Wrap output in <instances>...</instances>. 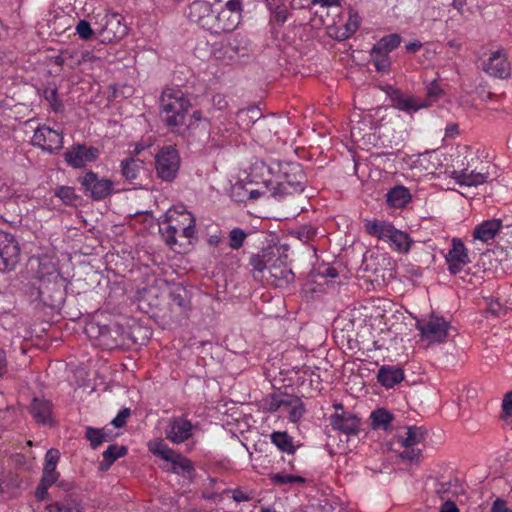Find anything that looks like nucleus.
Instances as JSON below:
<instances>
[{"label": "nucleus", "instance_id": "nucleus-1", "mask_svg": "<svg viewBox=\"0 0 512 512\" xmlns=\"http://www.w3.org/2000/svg\"><path fill=\"white\" fill-rule=\"evenodd\" d=\"M191 104L180 89L167 88L161 95V117L167 126L183 133L191 124H187V112Z\"/></svg>", "mask_w": 512, "mask_h": 512}, {"label": "nucleus", "instance_id": "nucleus-2", "mask_svg": "<svg viewBox=\"0 0 512 512\" xmlns=\"http://www.w3.org/2000/svg\"><path fill=\"white\" fill-rule=\"evenodd\" d=\"M269 171L273 174V179L268 182L273 186L272 195L282 196L302 192L304 189L305 175L302 168L297 163L273 164Z\"/></svg>", "mask_w": 512, "mask_h": 512}, {"label": "nucleus", "instance_id": "nucleus-3", "mask_svg": "<svg viewBox=\"0 0 512 512\" xmlns=\"http://www.w3.org/2000/svg\"><path fill=\"white\" fill-rule=\"evenodd\" d=\"M364 228L370 236L387 242L389 247L398 253H408L414 242L408 233L397 229L392 223L385 220H365Z\"/></svg>", "mask_w": 512, "mask_h": 512}, {"label": "nucleus", "instance_id": "nucleus-4", "mask_svg": "<svg viewBox=\"0 0 512 512\" xmlns=\"http://www.w3.org/2000/svg\"><path fill=\"white\" fill-rule=\"evenodd\" d=\"M419 331V341L424 346L444 343L454 332L453 326L444 317L430 314L418 319L415 324Z\"/></svg>", "mask_w": 512, "mask_h": 512}, {"label": "nucleus", "instance_id": "nucleus-5", "mask_svg": "<svg viewBox=\"0 0 512 512\" xmlns=\"http://www.w3.org/2000/svg\"><path fill=\"white\" fill-rule=\"evenodd\" d=\"M219 6H223V0H193L187 6L186 16L192 23L212 33Z\"/></svg>", "mask_w": 512, "mask_h": 512}, {"label": "nucleus", "instance_id": "nucleus-6", "mask_svg": "<svg viewBox=\"0 0 512 512\" xmlns=\"http://www.w3.org/2000/svg\"><path fill=\"white\" fill-rule=\"evenodd\" d=\"M241 0H223V6L215 13V21L212 33L219 34L235 30L242 18Z\"/></svg>", "mask_w": 512, "mask_h": 512}, {"label": "nucleus", "instance_id": "nucleus-7", "mask_svg": "<svg viewBox=\"0 0 512 512\" xmlns=\"http://www.w3.org/2000/svg\"><path fill=\"white\" fill-rule=\"evenodd\" d=\"M148 449L154 455L170 463L168 470L182 476L189 475L193 471L192 462L186 457L176 453L163 440L155 439L148 443Z\"/></svg>", "mask_w": 512, "mask_h": 512}, {"label": "nucleus", "instance_id": "nucleus-8", "mask_svg": "<svg viewBox=\"0 0 512 512\" xmlns=\"http://www.w3.org/2000/svg\"><path fill=\"white\" fill-rule=\"evenodd\" d=\"M157 175L164 181H172L180 168V156L174 146L162 147L155 155Z\"/></svg>", "mask_w": 512, "mask_h": 512}, {"label": "nucleus", "instance_id": "nucleus-9", "mask_svg": "<svg viewBox=\"0 0 512 512\" xmlns=\"http://www.w3.org/2000/svg\"><path fill=\"white\" fill-rule=\"evenodd\" d=\"M95 29L103 42H113L121 39L127 33V27L122 23V16L116 13L104 14Z\"/></svg>", "mask_w": 512, "mask_h": 512}, {"label": "nucleus", "instance_id": "nucleus-10", "mask_svg": "<svg viewBox=\"0 0 512 512\" xmlns=\"http://www.w3.org/2000/svg\"><path fill=\"white\" fill-rule=\"evenodd\" d=\"M20 247L13 235L0 231V271H10L19 262Z\"/></svg>", "mask_w": 512, "mask_h": 512}, {"label": "nucleus", "instance_id": "nucleus-11", "mask_svg": "<svg viewBox=\"0 0 512 512\" xmlns=\"http://www.w3.org/2000/svg\"><path fill=\"white\" fill-rule=\"evenodd\" d=\"M483 70L495 78H508L511 73V65L505 49L500 47L495 51H491L483 61Z\"/></svg>", "mask_w": 512, "mask_h": 512}, {"label": "nucleus", "instance_id": "nucleus-12", "mask_svg": "<svg viewBox=\"0 0 512 512\" xmlns=\"http://www.w3.org/2000/svg\"><path fill=\"white\" fill-rule=\"evenodd\" d=\"M31 142L34 146L53 153L62 148L63 136L60 132L43 125L35 130Z\"/></svg>", "mask_w": 512, "mask_h": 512}, {"label": "nucleus", "instance_id": "nucleus-13", "mask_svg": "<svg viewBox=\"0 0 512 512\" xmlns=\"http://www.w3.org/2000/svg\"><path fill=\"white\" fill-rule=\"evenodd\" d=\"M164 222L180 225L181 234L185 238L195 235V218L184 206L168 209L164 214Z\"/></svg>", "mask_w": 512, "mask_h": 512}, {"label": "nucleus", "instance_id": "nucleus-14", "mask_svg": "<svg viewBox=\"0 0 512 512\" xmlns=\"http://www.w3.org/2000/svg\"><path fill=\"white\" fill-rule=\"evenodd\" d=\"M80 182L85 191L90 194L94 200H102L109 196L113 191V182L109 179L99 178L93 172H87L81 177Z\"/></svg>", "mask_w": 512, "mask_h": 512}, {"label": "nucleus", "instance_id": "nucleus-15", "mask_svg": "<svg viewBox=\"0 0 512 512\" xmlns=\"http://www.w3.org/2000/svg\"><path fill=\"white\" fill-rule=\"evenodd\" d=\"M448 270L453 273H459L463 268L471 262L468 250L463 241L459 238L451 240V249L445 256Z\"/></svg>", "mask_w": 512, "mask_h": 512}, {"label": "nucleus", "instance_id": "nucleus-16", "mask_svg": "<svg viewBox=\"0 0 512 512\" xmlns=\"http://www.w3.org/2000/svg\"><path fill=\"white\" fill-rule=\"evenodd\" d=\"M99 151L95 147L84 145L73 146L64 153L65 161L73 168H81L98 158Z\"/></svg>", "mask_w": 512, "mask_h": 512}, {"label": "nucleus", "instance_id": "nucleus-17", "mask_svg": "<svg viewBox=\"0 0 512 512\" xmlns=\"http://www.w3.org/2000/svg\"><path fill=\"white\" fill-rule=\"evenodd\" d=\"M193 426L184 418H172L165 428L166 438L174 444H180L192 436Z\"/></svg>", "mask_w": 512, "mask_h": 512}, {"label": "nucleus", "instance_id": "nucleus-18", "mask_svg": "<svg viewBox=\"0 0 512 512\" xmlns=\"http://www.w3.org/2000/svg\"><path fill=\"white\" fill-rule=\"evenodd\" d=\"M390 99L392 105L396 109L406 113H413L422 108L430 107L429 102H422V99L415 96L405 95L396 89H392L390 93Z\"/></svg>", "mask_w": 512, "mask_h": 512}, {"label": "nucleus", "instance_id": "nucleus-19", "mask_svg": "<svg viewBox=\"0 0 512 512\" xmlns=\"http://www.w3.org/2000/svg\"><path fill=\"white\" fill-rule=\"evenodd\" d=\"M330 424L335 430L354 434L358 431L359 419L349 412H336L330 416Z\"/></svg>", "mask_w": 512, "mask_h": 512}, {"label": "nucleus", "instance_id": "nucleus-20", "mask_svg": "<svg viewBox=\"0 0 512 512\" xmlns=\"http://www.w3.org/2000/svg\"><path fill=\"white\" fill-rule=\"evenodd\" d=\"M275 261L269 265V277L276 286H282L294 279L293 272L280 257H275Z\"/></svg>", "mask_w": 512, "mask_h": 512}, {"label": "nucleus", "instance_id": "nucleus-21", "mask_svg": "<svg viewBox=\"0 0 512 512\" xmlns=\"http://www.w3.org/2000/svg\"><path fill=\"white\" fill-rule=\"evenodd\" d=\"M450 177L460 186L473 187L484 184L488 179V174L484 172L468 171L463 169L460 171L453 170Z\"/></svg>", "mask_w": 512, "mask_h": 512}, {"label": "nucleus", "instance_id": "nucleus-22", "mask_svg": "<svg viewBox=\"0 0 512 512\" xmlns=\"http://www.w3.org/2000/svg\"><path fill=\"white\" fill-rule=\"evenodd\" d=\"M59 458L60 453L57 449L47 451L42 476V479L46 483H55L57 481L59 473L56 471V466Z\"/></svg>", "mask_w": 512, "mask_h": 512}, {"label": "nucleus", "instance_id": "nucleus-23", "mask_svg": "<svg viewBox=\"0 0 512 512\" xmlns=\"http://www.w3.org/2000/svg\"><path fill=\"white\" fill-rule=\"evenodd\" d=\"M500 228V220H487L481 223L480 225L476 226V228L474 229L473 237L475 240L487 242L495 237Z\"/></svg>", "mask_w": 512, "mask_h": 512}, {"label": "nucleus", "instance_id": "nucleus-24", "mask_svg": "<svg viewBox=\"0 0 512 512\" xmlns=\"http://www.w3.org/2000/svg\"><path fill=\"white\" fill-rule=\"evenodd\" d=\"M377 378L382 386L392 388L403 380L404 375L400 368L383 366L379 369Z\"/></svg>", "mask_w": 512, "mask_h": 512}, {"label": "nucleus", "instance_id": "nucleus-25", "mask_svg": "<svg viewBox=\"0 0 512 512\" xmlns=\"http://www.w3.org/2000/svg\"><path fill=\"white\" fill-rule=\"evenodd\" d=\"M410 200L411 194L404 186H396L386 194V201L393 208H403Z\"/></svg>", "mask_w": 512, "mask_h": 512}, {"label": "nucleus", "instance_id": "nucleus-26", "mask_svg": "<svg viewBox=\"0 0 512 512\" xmlns=\"http://www.w3.org/2000/svg\"><path fill=\"white\" fill-rule=\"evenodd\" d=\"M425 439V431L421 427H408L399 436V441L404 448H411L420 444Z\"/></svg>", "mask_w": 512, "mask_h": 512}, {"label": "nucleus", "instance_id": "nucleus-27", "mask_svg": "<svg viewBox=\"0 0 512 512\" xmlns=\"http://www.w3.org/2000/svg\"><path fill=\"white\" fill-rule=\"evenodd\" d=\"M47 512H83L82 501L76 497H68L62 501L50 504Z\"/></svg>", "mask_w": 512, "mask_h": 512}, {"label": "nucleus", "instance_id": "nucleus-28", "mask_svg": "<svg viewBox=\"0 0 512 512\" xmlns=\"http://www.w3.org/2000/svg\"><path fill=\"white\" fill-rule=\"evenodd\" d=\"M31 413L37 422L45 424L50 419L51 404L46 400L34 399L31 404Z\"/></svg>", "mask_w": 512, "mask_h": 512}, {"label": "nucleus", "instance_id": "nucleus-29", "mask_svg": "<svg viewBox=\"0 0 512 512\" xmlns=\"http://www.w3.org/2000/svg\"><path fill=\"white\" fill-rule=\"evenodd\" d=\"M127 449L124 446L110 445L103 453V460L100 463L101 470H108L118 458L124 456Z\"/></svg>", "mask_w": 512, "mask_h": 512}, {"label": "nucleus", "instance_id": "nucleus-30", "mask_svg": "<svg viewBox=\"0 0 512 512\" xmlns=\"http://www.w3.org/2000/svg\"><path fill=\"white\" fill-rule=\"evenodd\" d=\"M374 429L387 430L393 420V415L385 409H377L370 415Z\"/></svg>", "mask_w": 512, "mask_h": 512}, {"label": "nucleus", "instance_id": "nucleus-31", "mask_svg": "<svg viewBox=\"0 0 512 512\" xmlns=\"http://www.w3.org/2000/svg\"><path fill=\"white\" fill-rule=\"evenodd\" d=\"M401 43V37L398 34H390L381 38L373 47L374 53H389L397 48Z\"/></svg>", "mask_w": 512, "mask_h": 512}, {"label": "nucleus", "instance_id": "nucleus-32", "mask_svg": "<svg viewBox=\"0 0 512 512\" xmlns=\"http://www.w3.org/2000/svg\"><path fill=\"white\" fill-rule=\"evenodd\" d=\"M142 166H143V160L127 158V159L123 160L121 163L122 175L127 180H134L137 178Z\"/></svg>", "mask_w": 512, "mask_h": 512}, {"label": "nucleus", "instance_id": "nucleus-33", "mask_svg": "<svg viewBox=\"0 0 512 512\" xmlns=\"http://www.w3.org/2000/svg\"><path fill=\"white\" fill-rule=\"evenodd\" d=\"M271 441L283 452L291 454L295 451L292 439L286 432H273Z\"/></svg>", "mask_w": 512, "mask_h": 512}, {"label": "nucleus", "instance_id": "nucleus-34", "mask_svg": "<svg viewBox=\"0 0 512 512\" xmlns=\"http://www.w3.org/2000/svg\"><path fill=\"white\" fill-rule=\"evenodd\" d=\"M284 412L289 415L291 421L296 422L302 417L304 413L303 403L297 397L287 396V405Z\"/></svg>", "mask_w": 512, "mask_h": 512}, {"label": "nucleus", "instance_id": "nucleus-35", "mask_svg": "<svg viewBox=\"0 0 512 512\" xmlns=\"http://www.w3.org/2000/svg\"><path fill=\"white\" fill-rule=\"evenodd\" d=\"M275 255L272 252H263L261 255H254L250 259V264L254 270L263 272L267 270L269 272V265L273 263Z\"/></svg>", "mask_w": 512, "mask_h": 512}, {"label": "nucleus", "instance_id": "nucleus-36", "mask_svg": "<svg viewBox=\"0 0 512 512\" xmlns=\"http://www.w3.org/2000/svg\"><path fill=\"white\" fill-rule=\"evenodd\" d=\"M86 438L90 441L91 446L93 448H97L103 442L109 440V435L105 431V429H95L92 427H88L86 429Z\"/></svg>", "mask_w": 512, "mask_h": 512}, {"label": "nucleus", "instance_id": "nucleus-37", "mask_svg": "<svg viewBox=\"0 0 512 512\" xmlns=\"http://www.w3.org/2000/svg\"><path fill=\"white\" fill-rule=\"evenodd\" d=\"M160 231L165 238L166 243L173 247L176 244V235L181 232L180 225L167 223V226L161 227Z\"/></svg>", "mask_w": 512, "mask_h": 512}, {"label": "nucleus", "instance_id": "nucleus-38", "mask_svg": "<svg viewBox=\"0 0 512 512\" xmlns=\"http://www.w3.org/2000/svg\"><path fill=\"white\" fill-rule=\"evenodd\" d=\"M373 63L378 71H387L390 68V60L387 53H374L372 51Z\"/></svg>", "mask_w": 512, "mask_h": 512}, {"label": "nucleus", "instance_id": "nucleus-39", "mask_svg": "<svg viewBox=\"0 0 512 512\" xmlns=\"http://www.w3.org/2000/svg\"><path fill=\"white\" fill-rule=\"evenodd\" d=\"M442 89L436 81H433L427 87V97L422 102H429L430 106L436 102L442 95Z\"/></svg>", "mask_w": 512, "mask_h": 512}, {"label": "nucleus", "instance_id": "nucleus-40", "mask_svg": "<svg viewBox=\"0 0 512 512\" xmlns=\"http://www.w3.org/2000/svg\"><path fill=\"white\" fill-rule=\"evenodd\" d=\"M246 238V233L241 229H233L229 234V246L232 249H239Z\"/></svg>", "mask_w": 512, "mask_h": 512}, {"label": "nucleus", "instance_id": "nucleus-41", "mask_svg": "<svg viewBox=\"0 0 512 512\" xmlns=\"http://www.w3.org/2000/svg\"><path fill=\"white\" fill-rule=\"evenodd\" d=\"M55 196L60 198L65 204H72L76 199L74 189L66 186L59 187L55 191Z\"/></svg>", "mask_w": 512, "mask_h": 512}, {"label": "nucleus", "instance_id": "nucleus-42", "mask_svg": "<svg viewBox=\"0 0 512 512\" xmlns=\"http://www.w3.org/2000/svg\"><path fill=\"white\" fill-rule=\"evenodd\" d=\"M45 99L49 102L51 108L58 112L62 109V103L58 100L57 90L54 88H48L44 91Z\"/></svg>", "mask_w": 512, "mask_h": 512}, {"label": "nucleus", "instance_id": "nucleus-43", "mask_svg": "<svg viewBox=\"0 0 512 512\" xmlns=\"http://www.w3.org/2000/svg\"><path fill=\"white\" fill-rule=\"evenodd\" d=\"M289 12L285 6H277L272 12L271 21L277 24H283L288 20Z\"/></svg>", "mask_w": 512, "mask_h": 512}, {"label": "nucleus", "instance_id": "nucleus-44", "mask_svg": "<svg viewBox=\"0 0 512 512\" xmlns=\"http://www.w3.org/2000/svg\"><path fill=\"white\" fill-rule=\"evenodd\" d=\"M273 481L279 484H289V483H304V478L301 476H293L289 474H276L273 476Z\"/></svg>", "mask_w": 512, "mask_h": 512}, {"label": "nucleus", "instance_id": "nucleus-45", "mask_svg": "<svg viewBox=\"0 0 512 512\" xmlns=\"http://www.w3.org/2000/svg\"><path fill=\"white\" fill-rule=\"evenodd\" d=\"M76 32L80 38L87 40L93 35L94 30L87 21L81 20L76 26Z\"/></svg>", "mask_w": 512, "mask_h": 512}, {"label": "nucleus", "instance_id": "nucleus-46", "mask_svg": "<svg viewBox=\"0 0 512 512\" xmlns=\"http://www.w3.org/2000/svg\"><path fill=\"white\" fill-rule=\"evenodd\" d=\"M377 261H378L379 265H383L386 267V269L389 272V274H388L389 277H392L394 275L396 263L392 259V257H390L388 254H383L377 258Z\"/></svg>", "mask_w": 512, "mask_h": 512}, {"label": "nucleus", "instance_id": "nucleus-47", "mask_svg": "<svg viewBox=\"0 0 512 512\" xmlns=\"http://www.w3.org/2000/svg\"><path fill=\"white\" fill-rule=\"evenodd\" d=\"M359 26V17L356 13L350 12L349 20L345 25L346 31L343 33L344 37H348L352 33H354Z\"/></svg>", "mask_w": 512, "mask_h": 512}, {"label": "nucleus", "instance_id": "nucleus-48", "mask_svg": "<svg viewBox=\"0 0 512 512\" xmlns=\"http://www.w3.org/2000/svg\"><path fill=\"white\" fill-rule=\"evenodd\" d=\"M487 312L490 313L492 316L498 317L503 315L506 312V309L498 301L492 300L488 303Z\"/></svg>", "mask_w": 512, "mask_h": 512}, {"label": "nucleus", "instance_id": "nucleus-49", "mask_svg": "<svg viewBox=\"0 0 512 512\" xmlns=\"http://www.w3.org/2000/svg\"><path fill=\"white\" fill-rule=\"evenodd\" d=\"M287 397H273L269 403L270 411L286 410Z\"/></svg>", "mask_w": 512, "mask_h": 512}, {"label": "nucleus", "instance_id": "nucleus-50", "mask_svg": "<svg viewBox=\"0 0 512 512\" xmlns=\"http://www.w3.org/2000/svg\"><path fill=\"white\" fill-rule=\"evenodd\" d=\"M273 187L269 188L268 186L262 188V189H251L248 190V195L250 199H258L260 197H266V196H273Z\"/></svg>", "mask_w": 512, "mask_h": 512}, {"label": "nucleus", "instance_id": "nucleus-51", "mask_svg": "<svg viewBox=\"0 0 512 512\" xmlns=\"http://www.w3.org/2000/svg\"><path fill=\"white\" fill-rule=\"evenodd\" d=\"M502 409L505 417H512V391L505 394Z\"/></svg>", "mask_w": 512, "mask_h": 512}, {"label": "nucleus", "instance_id": "nucleus-52", "mask_svg": "<svg viewBox=\"0 0 512 512\" xmlns=\"http://www.w3.org/2000/svg\"><path fill=\"white\" fill-rule=\"evenodd\" d=\"M252 497L253 496L251 492L243 491L239 488L232 490V498L236 502L249 501L252 499Z\"/></svg>", "mask_w": 512, "mask_h": 512}, {"label": "nucleus", "instance_id": "nucleus-53", "mask_svg": "<svg viewBox=\"0 0 512 512\" xmlns=\"http://www.w3.org/2000/svg\"><path fill=\"white\" fill-rule=\"evenodd\" d=\"M54 483H46L43 479H41V483L39 484V486L37 487L36 491H35V497L39 500V501H42L46 498L47 496V491H48V488L53 485Z\"/></svg>", "mask_w": 512, "mask_h": 512}, {"label": "nucleus", "instance_id": "nucleus-54", "mask_svg": "<svg viewBox=\"0 0 512 512\" xmlns=\"http://www.w3.org/2000/svg\"><path fill=\"white\" fill-rule=\"evenodd\" d=\"M420 453L421 451L419 449H414V447L405 448V450L401 453V457L411 461L418 460Z\"/></svg>", "mask_w": 512, "mask_h": 512}, {"label": "nucleus", "instance_id": "nucleus-55", "mask_svg": "<svg viewBox=\"0 0 512 512\" xmlns=\"http://www.w3.org/2000/svg\"><path fill=\"white\" fill-rule=\"evenodd\" d=\"M129 415V411L128 410H124L122 412H120L113 420H112V424L115 426V427H121L124 425L127 417Z\"/></svg>", "mask_w": 512, "mask_h": 512}, {"label": "nucleus", "instance_id": "nucleus-56", "mask_svg": "<svg viewBox=\"0 0 512 512\" xmlns=\"http://www.w3.org/2000/svg\"><path fill=\"white\" fill-rule=\"evenodd\" d=\"M511 509H509L506 506V502L500 499H497L491 508V512H510Z\"/></svg>", "mask_w": 512, "mask_h": 512}, {"label": "nucleus", "instance_id": "nucleus-57", "mask_svg": "<svg viewBox=\"0 0 512 512\" xmlns=\"http://www.w3.org/2000/svg\"><path fill=\"white\" fill-rule=\"evenodd\" d=\"M312 3L319 4L325 7H335L337 9L340 7L339 0H312Z\"/></svg>", "mask_w": 512, "mask_h": 512}, {"label": "nucleus", "instance_id": "nucleus-58", "mask_svg": "<svg viewBox=\"0 0 512 512\" xmlns=\"http://www.w3.org/2000/svg\"><path fill=\"white\" fill-rule=\"evenodd\" d=\"M439 512H459L457 506L452 501H446L442 504Z\"/></svg>", "mask_w": 512, "mask_h": 512}, {"label": "nucleus", "instance_id": "nucleus-59", "mask_svg": "<svg viewBox=\"0 0 512 512\" xmlns=\"http://www.w3.org/2000/svg\"><path fill=\"white\" fill-rule=\"evenodd\" d=\"M458 134V125L451 123L448 124L445 128V135L448 137H453Z\"/></svg>", "mask_w": 512, "mask_h": 512}, {"label": "nucleus", "instance_id": "nucleus-60", "mask_svg": "<svg viewBox=\"0 0 512 512\" xmlns=\"http://www.w3.org/2000/svg\"><path fill=\"white\" fill-rule=\"evenodd\" d=\"M152 145V141L149 139L147 144L144 145V144H141V143H138L135 145V148L133 150V154L134 155H140V153L146 148V147H150Z\"/></svg>", "mask_w": 512, "mask_h": 512}, {"label": "nucleus", "instance_id": "nucleus-61", "mask_svg": "<svg viewBox=\"0 0 512 512\" xmlns=\"http://www.w3.org/2000/svg\"><path fill=\"white\" fill-rule=\"evenodd\" d=\"M6 355L3 350L0 349V375L6 372Z\"/></svg>", "mask_w": 512, "mask_h": 512}, {"label": "nucleus", "instance_id": "nucleus-62", "mask_svg": "<svg viewBox=\"0 0 512 512\" xmlns=\"http://www.w3.org/2000/svg\"><path fill=\"white\" fill-rule=\"evenodd\" d=\"M207 242L210 246H218L221 242V237L217 234L210 235L207 239Z\"/></svg>", "mask_w": 512, "mask_h": 512}, {"label": "nucleus", "instance_id": "nucleus-63", "mask_svg": "<svg viewBox=\"0 0 512 512\" xmlns=\"http://www.w3.org/2000/svg\"><path fill=\"white\" fill-rule=\"evenodd\" d=\"M422 44L419 41H414L406 45V49L409 52H414L418 49H420Z\"/></svg>", "mask_w": 512, "mask_h": 512}, {"label": "nucleus", "instance_id": "nucleus-64", "mask_svg": "<svg viewBox=\"0 0 512 512\" xmlns=\"http://www.w3.org/2000/svg\"><path fill=\"white\" fill-rule=\"evenodd\" d=\"M173 301L180 307L185 306V300L181 297L179 293H173Z\"/></svg>", "mask_w": 512, "mask_h": 512}]
</instances>
